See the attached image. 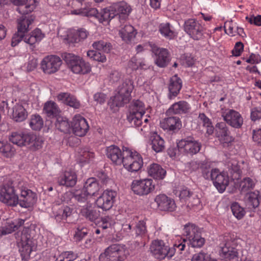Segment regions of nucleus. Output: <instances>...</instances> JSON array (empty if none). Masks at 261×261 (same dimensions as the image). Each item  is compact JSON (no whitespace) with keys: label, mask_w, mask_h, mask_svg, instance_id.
<instances>
[{"label":"nucleus","mask_w":261,"mask_h":261,"mask_svg":"<svg viewBox=\"0 0 261 261\" xmlns=\"http://www.w3.org/2000/svg\"><path fill=\"white\" fill-rule=\"evenodd\" d=\"M9 140L18 146H29L30 149L36 150L42 146V138L33 133L22 130L13 132L9 136Z\"/></svg>","instance_id":"nucleus-1"},{"label":"nucleus","mask_w":261,"mask_h":261,"mask_svg":"<svg viewBox=\"0 0 261 261\" xmlns=\"http://www.w3.org/2000/svg\"><path fill=\"white\" fill-rule=\"evenodd\" d=\"M20 178L9 180L0 186V200L10 206H16L19 201L16 192Z\"/></svg>","instance_id":"nucleus-2"},{"label":"nucleus","mask_w":261,"mask_h":261,"mask_svg":"<svg viewBox=\"0 0 261 261\" xmlns=\"http://www.w3.org/2000/svg\"><path fill=\"white\" fill-rule=\"evenodd\" d=\"M62 57L72 72L86 74L91 70L90 64L82 58L71 53H64Z\"/></svg>","instance_id":"nucleus-3"},{"label":"nucleus","mask_w":261,"mask_h":261,"mask_svg":"<svg viewBox=\"0 0 261 261\" xmlns=\"http://www.w3.org/2000/svg\"><path fill=\"white\" fill-rule=\"evenodd\" d=\"M184 30L190 38L195 41L203 40L205 35H208L205 32L204 26L195 18H189L185 21Z\"/></svg>","instance_id":"nucleus-4"},{"label":"nucleus","mask_w":261,"mask_h":261,"mask_svg":"<svg viewBox=\"0 0 261 261\" xmlns=\"http://www.w3.org/2000/svg\"><path fill=\"white\" fill-rule=\"evenodd\" d=\"M122 149L124 155L123 162L124 167L132 172L139 171L143 164L141 155L128 147H123Z\"/></svg>","instance_id":"nucleus-5"},{"label":"nucleus","mask_w":261,"mask_h":261,"mask_svg":"<svg viewBox=\"0 0 261 261\" xmlns=\"http://www.w3.org/2000/svg\"><path fill=\"white\" fill-rule=\"evenodd\" d=\"M146 112L144 103L139 100H133L129 106L127 119L135 127L142 123V118Z\"/></svg>","instance_id":"nucleus-6"},{"label":"nucleus","mask_w":261,"mask_h":261,"mask_svg":"<svg viewBox=\"0 0 261 261\" xmlns=\"http://www.w3.org/2000/svg\"><path fill=\"white\" fill-rule=\"evenodd\" d=\"M125 245L113 244L105 249L99 256V261H123L126 258Z\"/></svg>","instance_id":"nucleus-7"},{"label":"nucleus","mask_w":261,"mask_h":261,"mask_svg":"<svg viewBox=\"0 0 261 261\" xmlns=\"http://www.w3.org/2000/svg\"><path fill=\"white\" fill-rule=\"evenodd\" d=\"M178 249L173 246L169 247L165 242L161 240L153 241L150 246V250L155 258L162 259L166 257L171 258L175 254L176 250Z\"/></svg>","instance_id":"nucleus-8"},{"label":"nucleus","mask_w":261,"mask_h":261,"mask_svg":"<svg viewBox=\"0 0 261 261\" xmlns=\"http://www.w3.org/2000/svg\"><path fill=\"white\" fill-rule=\"evenodd\" d=\"M154 63L159 67L164 68L168 65L171 58L169 50L165 48L159 47L155 43L149 42Z\"/></svg>","instance_id":"nucleus-9"},{"label":"nucleus","mask_w":261,"mask_h":261,"mask_svg":"<svg viewBox=\"0 0 261 261\" xmlns=\"http://www.w3.org/2000/svg\"><path fill=\"white\" fill-rule=\"evenodd\" d=\"M199 233H200L199 229L196 225L190 223L186 224L183 229V235L185 238H181L180 237H178L174 244V246L178 248L179 252L184 250L187 241Z\"/></svg>","instance_id":"nucleus-10"},{"label":"nucleus","mask_w":261,"mask_h":261,"mask_svg":"<svg viewBox=\"0 0 261 261\" xmlns=\"http://www.w3.org/2000/svg\"><path fill=\"white\" fill-rule=\"evenodd\" d=\"M179 152L181 153L192 155L197 153L201 148V144L193 137H189L181 139L177 144Z\"/></svg>","instance_id":"nucleus-11"},{"label":"nucleus","mask_w":261,"mask_h":261,"mask_svg":"<svg viewBox=\"0 0 261 261\" xmlns=\"http://www.w3.org/2000/svg\"><path fill=\"white\" fill-rule=\"evenodd\" d=\"M18 190L20 192L19 204L21 207H28L35 203L36 194L26 187L25 182L20 179Z\"/></svg>","instance_id":"nucleus-12"},{"label":"nucleus","mask_w":261,"mask_h":261,"mask_svg":"<svg viewBox=\"0 0 261 261\" xmlns=\"http://www.w3.org/2000/svg\"><path fill=\"white\" fill-rule=\"evenodd\" d=\"M210 179L213 181L214 186L221 193L224 192L229 181L227 173L220 171L217 168L211 170V176Z\"/></svg>","instance_id":"nucleus-13"},{"label":"nucleus","mask_w":261,"mask_h":261,"mask_svg":"<svg viewBox=\"0 0 261 261\" xmlns=\"http://www.w3.org/2000/svg\"><path fill=\"white\" fill-rule=\"evenodd\" d=\"M131 187L135 194L140 196L146 195L154 190L155 183L151 179L134 180Z\"/></svg>","instance_id":"nucleus-14"},{"label":"nucleus","mask_w":261,"mask_h":261,"mask_svg":"<svg viewBox=\"0 0 261 261\" xmlns=\"http://www.w3.org/2000/svg\"><path fill=\"white\" fill-rule=\"evenodd\" d=\"M116 193L112 190H106L96 200V206L103 211L110 210L113 206L116 197Z\"/></svg>","instance_id":"nucleus-15"},{"label":"nucleus","mask_w":261,"mask_h":261,"mask_svg":"<svg viewBox=\"0 0 261 261\" xmlns=\"http://www.w3.org/2000/svg\"><path fill=\"white\" fill-rule=\"evenodd\" d=\"M62 63L59 57L55 55L47 56L41 61V67L44 73L51 74L59 69Z\"/></svg>","instance_id":"nucleus-16"},{"label":"nucleus","mask_w":261,"mask_h":261,"mask_svg":"<svg viewBox=\"0 0 261 261\" xmlns=\"http://www.w3.org/2000/svg\"><path fill=\"white\" fill-rule=\"evenodd\" d=\"M112 8L114 11L115 16H118L119 21L121 22L127 19L132 11L130 5L123 1L113 3Z\"/></svg>","instance_id":"nucleus-17"},{"label":"nucleus","mask_w":261,"mask_h":261,"mask_svg":"<svg viewBox=\"0 0 261 261\" xmlns=\"http://www.w3.org/2000/svg\"><path fill=\"white\" fill-rule=\"evenodd\" d=\"M77 175L72 170L60 172L57 177V182L59 186L73 187L77 182Z\"/></svg>","instance_id":"nucleus-18"},{"label":"nucleus","mask_w":261,"mask_h":261,"mask_svg":"<svg viewBox=\"0 0 261 261\" xmlns=\"http://www.w3.org/2000/svg\"><path fill=\"white\" fill-rule=\"evenodd\" d=\"M72 127L73 133L80 137L85 136L89 127L86 120L80 115L73 117Z\"/></svg>","instance_id":"nucleus-19"},{"label":"nucleus","mask_w":261,"mask_h":261,"mask_svg":"<svg viewBox=\"0 0 261 261\" xmlns=\"http://www.w3.org/2000/svg\"><path fill=\"white\" fill-rule=\"evenodd\" d=\"M224 120L227 124L236 128L241 127L243 119L241 115L234 110H228L223 115Z\"/></svg>","instance_id":"nucleus-20"},{"label":"nucleus","mask_w":261,"mask_h":261,"mask_svg":"<svg viewBox=\"0 0 261 261\" xmlns=\"http://www.w3.org/2000/svg\"><path fill=\"white\" fill-rule=\"evenodd\" d=\"M10 2L17 6L16 11L22 15L31 13L37 6L36 0H10Z\"/></svg>","instance_id":"nucleus-21"},{"label":"nucleus","mask_w":261,"mask_h":261,"mask_svg":"<svg viewBox=\"0 0 261 261\" xmlns=\"http://www.w3.org/2000/svg\"><path fill=\"white\" fill-rule=\"evenodd\" d=\"M154 201L159 210L162 211L173 212L176 207L174 200L165 194L157 195L154 198Z\"/></svg>","instance_id":"nucleus-22"},{"label":"nucleus","mask_w":261,"mask_h":261,"mask_svg":"<svg viewBox=\"0 0 261 261\" xmlns=\"http://www.w3.org/2000/svg\"><path fill=\"white\" fill-rule=\"evenodd\" d=\"M106 154L114 164L120 165L123 163L124 153L117 146L112 145L108 146L106 148Z\"/></svg>","instance_id":"nucleus-23"},{"label":"nucleus","mask_w":261,"mask_h":261,"mask_svg":"<svg viewBox=\"0 0 261 261\" xmlns=\"http://www.w3.org/2000/svg\"><path fill=\"white\" fill-rule=\"evenodd\" d=\"M232 242L227 241L221 247L220 255L226 261H239V253L237 249L231 245Z\"/></svg>","instance_id":"nucleus-24"},{"label":"nucleus","mask_w":261,"mask_h":261,"mask_svg":"<svg viewBox=\"0 0 261 261\" xmlns=\"http://www.w3.org/2000/svg\"><path fill=\"white\" fill-rule=\"evenodd\" d=\"M161 127L164 130L174 133L178 131L181 127V122L178 117H169L160 122Z\"/></svg>","instance_id":"nucleus-25"},{"label":"nucleus","mask_w":261,"mask_h":261,"mask_svg":"<svg viewBox=\"0 0 261 261\" xmlns=\"http://www.w3.org/2000/svg\"><path fill=\"white\" fill-rule=\"evenodd\" d=\"M80 213L83 217L91 222L97 220L100 214V211L93 207L91 203H87L82 206Z\"/></svg>","instance_id":"nucleus-26"},{"label":"nucleus","mask_w":261,"mask_h":261,"mask_svg":"<svg viewBox=\"0 0 261 261\" xmlns=\"http://www.w3.org/2000/svg\"><path fill=\"white\" fill-rule=\"evenodd\" d=\"M216 136L223 143H228L232 141L230 133L224 122H220L216 125Z\"/></svg>","instance_id":"nucleus-27"},{"label":"nucleus","mask_w":261,"mask_h":261,"mask_svg":"<svg viewBox=\"0 0 261 261\" xmlns=\"http://www.w3.org/2000/svg\"><path fill=\"white\" fill-rule=\"evenodd\" d=\"M24 220L22 219L7 221L5 225L0 227V237L11 233L17 230L24 224Z\"/></svg>","instance_id":"nucleus-28"},{"label":"nucleus","mask_w":261,"mask_h":261,"mask_svg":"<svg viewBox=\"0 0 261 261\" xmlns=\"http://www.w3.org/2000/svg\"><path fill=\"white\" fill-rule=\"evenodd\" d=\"M21 247L19 252L22 260L29 259L31 253L36 248V245L33 239H21Z\"/></svg>","instance_id":"nucleus-29"},{"label":"nucleus","mask_w":261,"mask_h":261,"mask_svg":"<svg viewBox=\"0 0 261 261\" xmlns=\"http://www.w3.org/2000/svg\"><path fill=\"white\" fill-rule=\"evenodd\" d=\"M182 86V81L177 75H175L171 77L168 86L169 91V97L170 99L176 97L179 94Z\"/></svg>","instance_id":"nucleus-30"},{"label":"nucleus","mask_w":261,"mask_h":261,"mask_svg":"<svg viewBox=\"0 0 261 261\" xmlns=\"http://www.w3.org/2000/svg\"><path fill=\"white\" fill-rule=\"evenodd\" d=\"M149 140L151 148L155 152H162L165 149L164 140L156 132L150 133Z\"/></svg>","instance_id":"nucleus-31"},{"label":"nucleus","mask_w":261,"mask_h":261,"mask_svg":"<svg viewBox=\"0 0 261 261\" xmlns=\"http://www.w3.org/2000/svg\"><path fill=\"white\" fill-rule=\"evenodd\" d=\"M190 109V105L187 101L181 100L172 105L167 112L169 114H186Z\"/></svg>","instance_id":"nucleus-32"},{"label":"nucleus","mask_w":261,"mask_h":261,"mask_svg":"<svg viewBox=\"0 0 261 261\" xmlns=\"http://www.w3.org/2000/svg\"><path fill=\"white\" fill-rule=\"evenodd\" d=\"M61 111L56 102L53 101H47L44 103L43 113L47 117L53 118H57L60 115Z\"/></svg>","instance_id":"nucleus-33"},{"label":"nucleus","mask_w":261,"mask_h":261,"mask_svg":"<svg viewBox=\"0 0 261 261\" xmlns=\"http://www.w3.org/2000/svg\"><path fill=\"white\" fill-rule=\"evenodd\" d=\"M159 32L163 37L168 40L173 39L176 36L174 27L169 22L160 24Z\"/></svg>","instance_id":"nucleus-34"},{"label":"nucleus","mask_w":261,"mask_h":261,"mask_svg":"<svg viewBox=\"0 0 261 261\" xmlns=\"http://www.w3.org/2000/svg\"><path fill=\"white\" fill-rule=\"evenodd\" d=\"M83 189L92 197L97 195L100 186L95 178H90L85 182Z\"/></svg>","instance_id":"nucleus-35"},{"label":"nucleus","mask_w":261,"mask_h":261,"mask_svg":"<svg viewBox=\"0 0 261 261\" xmlns=\"http://www.w3.org/2000/svg\"><path fill=\"white\" fill-rule=\"evenodd\" d=\"M129 100L123 95L120 94L117 92L115 95L111 98L108 104L111 109L115 110L116 108L123 106Z\"/></svg>","instance_id":"nucleus-36"},{"label":"nucleus","mask_w":261,"mask_h":261,"mask_svg":"<svg viewBox=\"0 0 261 261\" xmlns=\"http://www.w3.org/2000/svg\"><path fill=\"white\" fill-rule=\"evenodd\" d=\"M149 175L156 179H163L166 174V171L160 165L152 164L148 169Z\"/></svg>","instance_id":"nucleus-37"},{"label":"nucleus","mask_w":261,"mask_h":261,"mask_svg":"<svg viewBox=\"0 0 261 261\" xmlns=\"http://www.w3.org/2000/svg\"><path fill=\"white\" fill-rule=\"evenodd\" d=\"M133 89V81L131 80L127 79L118 87L117 92L130 100L131 93Z\"/></svg>","instance_id":"nucleus-38"},{"label":"nucleus","mask_w":261,"mask_h":261,"mask_svg":"<svg viewBox=\"0 0 261 261\" xmlns=\"http://www.w3.org/2000/svg\"><path fill=\"white\" fill-rule=\"evenodd\" d=\"M34 17L32 16H24L22 15L17 20V30L19 32L25 33L29 31L30 25L34 21Z\"/></svg>","instance_id":"nucleus-39"},{"label":"nucleus","mask_w":261,"mask_h":261,"mask_svg":"<svg viewBox=\"0 0 261 261\" xmlns=\"http://www.w3.org/2000/svg\"><path fill=\"white\" fill-rule=\"evenodd\" d=\"M28 117V112L21 105H16L13 108L12 117L16 122H22Z\"/></svg>","instance_id":"nucleus-40"},{"label":"nucleus","mask_w":261,"mask_h":261,"mask_svg":"<svg viewBox=\"0 0 261 261\" xmlns=\"http://www.w3.org/2000/svg\"><path fill=\"white\" fill-rule=\"evenodd\" d=\"M137 34L134 28L130 24H126L119 31V34L122 40L125 41H130L134 38Z\"/></svg>","instance_id":"nucleus-41"},{"label":"nucleus","mask_w":261,"mask_h":261,"mask_svg":"<svg viewBox=\"0 0 261 261\" xmlns=\"http://www.w3.org/2000/svg\"><path fill=\"white\" fill-rule=\"evenodd\" d=\"M127 67L132 70L145 69L147 67L144 59L133 57L127 63Z\"/></svg>","instance_id":"nucleus-42"},{"label":"nucleus","mask_w":261,"mask_h":261,"mask_svg":"<svg viewBox=\"0 0 261 261\" xmlns=\"http://www.w3.org/2000/svg\"><path fill=\"white\" fill-rule=\"evenodd\" d=\"M115 16L114 10L112 8V5L109 7L103 9L100 12H99L98 19L100 22L108 21Z\"/></svg>","instance_id":"nucleus-43"},{"label":"nucleus","mask_w":261,"mask_h":261,"mask_svg":"<svg viewBox=\"0 0 261 261\" xmlns=\"http://www.w3.org/2000/svg\"><path fill=\"white\" fill-rule=\"evenodd\" d=\"M259 204L258 199V192H251L246 195V204L249 209L257 207Z\"/></svg>","instance_id":"nucleus-44"},{"label":"nucleus","mask_w":261,"mask_h":261,"mask_svg":"<svg viewBox=\"0 0 261 261\" xmlns=\"http://www.w3.org/2000/svg\"><path fill=\"white\" fill-rule=\"evenodd\" d=\"M55 126L57 129L64 133H67L70 130V124L66 117L58 116L56 118Z\"/></svg>","instance_id":"nucleus-45"},{"label":"nucleus","mask_w":261,"mask_h":261,"mask_svg":"<svg viewBox=\"0 0 261 261\" xmlns=\"http://www.w3.org/2000/svg\"><path fill=\"white\" fill-rule=\"evenodd\" d=\"M29 125L34 130H40L44 125L43 118L38 114H34L31 116Z\"/></svg>","instance_id":"nucleus-46"},{"label":"nucleus","mask_w":261,"mask_h":261,"mask_svg":"<svg viewBox=\"0 0 261 261\" xmlns=\"http://www.w3.org/2000/svg\"><path fill=\"white\" fill-rule=\"evenodd\" d=\"M92 47L94 49L105 53H110L112 48L111 43L103 40L94 42Z\"/></svg>","instance_id":"nucleus-47"},{"label":"nucleus","mask_w":261,"mask_h":261,"mask_svg":"<svg viewBox=\"0 0 261 261\" xmlns=\"http://www.w3.org/2000/svg\"><path fill=\"white\" fill-rule=\"evenodd\" d=\"M198 119L199 122L206 128V133L208 135H212L214 133V128L211 120L204 113L199 114Z\"/></svg>","instance_id":"nucleus-48"},{"label":"nucleus","mask_w":261,"mask_h":261,"mask_svg":"<svg viewBox=\"0 0 261 261\" xmlns=\"http://www.w3.org/2000/svg\"><path fill=\"white\" fill-rule=\"evenodd\" d=\"M115 224V221L111 216H105L100 218L97 225L100 228L106 229L112 227Z\"/></svg>","instance_id":"nucleus-49"},{"label":"nucleus","mask_w":261,"mask_h":261,"mask_svg":"<svg viewBox=\"0 0 261 261\" xmlns=\"http://www.w3.org/2000/svg\"><path fill=\"white\" fill-rule=\"evenodd\" d=\"M205 243V239L202 238L200 233L194 236L193 238L187 241L186 244L191 246L193 248H200Z\"/></svg>","instance_id":"nucleus-50"},{"label":"nucleus","mask_w":261,"mask_h":261,"mask_svg":"<svg viewBox=\"0 0 261 261\" xmlns=\"http://www.w3.org/2000/svg\"><path fill=\"white\" fill-rule=\"evenodd\" d=\"M35 225L34 224L26 223L22 231L21 239H32L35 233Z\"/></svg>","instance_id":"nucleus-51"},{"label":"nucleus","mask_w":261,"mask_h":261,"mask_svg":"<svg viewBox=\"0 0 261 261\" xmlns=\"http://www.w3.org/2000/svg\"><path fill=\"white\" fill-rule=\"evenodd\" d=\"M89 35V32L84 28L77 30L73 34L71 41L73 43H77L86 39Z\"/></svg>","instance_id":"nucleus-52"},{"label":"nucleus","mask_w":261,"mask_h":261,"mask_svg":"<svg viewBox=\"0 0 261 261\" xmlns=\"http://www.w3.org/2000/svg\"><path fill=\"white\" fill-rule=\"evenodd\" d=\"M231 210L234 216L238 219H242L245 214L244 209L237 202L231 204Z\"/></svg>","instance_id":"nucleus-53"},{"label":"nucleus","mask_w":261,"mask_h":261,"mask_svg":"<svg viewBox=\"0 0 261 261\" xmlns=\"http://www.w3.org/2000/svg\"><path fill=\"white\" fill-rule=\"evenodd\" d=\"M238 24L232 20L227 21L224 23V30L226 34L230 36H235L236 30Z\"/></svg>","instance_id":"nucleus-54"},{"label":"nucleus","mask_w":261,"mask_h":261,"mask_svg":"<svg viewBox=\"0 0 261 261\" xmlns=\"http://www.w3.org/2000/svg\"><path fill=\"white\" fill-rule=\"evenodd\" d=\"M254 187V182L249 177L244 178L240 184L241 191L242 193L247 192L248 191L252 190Z\"/></svg>","instance_id":"nucleus-55"},{"label":"nucleus","mask_w":261,"mask_h":261,"mask_svg":"<svg viewBox=\"0 0 261 261\" xmlns=\"http://www.w3.org/2000/svg\"><path fill=\"white\" fill-rule=\"evenodd\" d=\"M87 55L93 60L103 63L106 61V57L105 55L94 50H90L87 51Z\"/></svg>","instance_id":"nucleus-56"},{"label":"nucleus","mask_w":261,"mask_h":261,"mask_svg":"<svg viewBox=\"0 0 261 261\" xmlns=\"http://www.w3.org/2000/svg\"><path fill=\"white\" fill-rule=\"evenodd\" d=\"M88 233V229L82 225L78 226L74 234V239L76 242L81 241Z\"/></svg>","instance_id":"nucleus-57"},{"label":"nucleus","mask_w":261,"mask_h":261,"mask_svg":"<svg viewBox=\"0 0 261 261\" xmlns=\"http://www.w3.org/2000/svg\"><path fill=\"white\" fill-rule=\"evenodd\" d=\"M135 233L137 237H143L146 236L147 229L144 221L141 220L137 223L135 227Z\"/></svg>","instance_id":"nucleus-58"},{"label":"nucleus","mask_w":261,"mask_h":261,"mask_svg":"<svg viewBox=\"0 0 261 261\" xmlns=\"http://www.w3.org/2000/svg\"><path fill=\"white\" fill-rule=\"evenodd\" d=\"M74 197L79 202H86V204H87V203H90V199L92 198L84 189L80 193L75 194Z\"/></svg>","instance_id":"nucleus-59"},{"label":"nucleus","mask_w":261,"mask_h":261,"mask_svg":"<svg viewBox=\"0 0 261 261\" xmlns=\"http://www.w3.org/2000/svg\"><path fill=\"white\" fill-rule=\"evenodd\" d=\"M200 169L204 178L206 179H210L211 176V165L209 163L203 161L201 162Z\"/></svg>","instance_id":"nucleus-60"},{"label":"nucleus","mask_w":261,"mask_h":261,"mask_svg":"<svg viewBox=\"0 0 261 261\" xmlns=\"http://www.w3.org/2000/svg\"><path fill=\"white\" fill-rule=\"evenodd\" d=\"M191 261H217L212 259L210 255L203 252H200L193 255Z\"/></svg>","instance_id":"nucleus-61"},{"label":"nucleus","mask_w":261,"mask_h":261,"mask_svg":"<svg viewBox=\"0 0 261 261\" xmlns=\"http://www.w3.org/2000/svg\"><path fill=\"white\" fill-rule=\"evenodd\" d=\"M12 149L10 144L6 141H0V152L5 156L7 157L9 156L11 154V152L13 151Z\"/></svg>","instance_id":"nucleus-62"},{"label":"nucleus","mask_w":261,"mask_h":261,"mask_svg":"<svg viewBox=\"0 0 261 261\" xmlns=\"http://www.w3.org/2000/svg\"><path fill=\"white\" fill-rule=\"evenodd\" d=\"M250 118L254 122L261 119V107H255L251 110Z\"/></svg>","instance_id":"nucleus-63"},{"label":"nucleus","mask_w":261,"mask_h":261,"mask_svg":"<svg viewBox=\"0 0 261 261\" xmlns=\"http://www.w3.org/2000/svg\"><path fill=\"white\" fill-rule=\"evenodd\" d=\"M66 261H73L78 257V255L72 251H64L60 254Z\"/></svg>","instance_id":"nucleus-64"}]
</instances>
